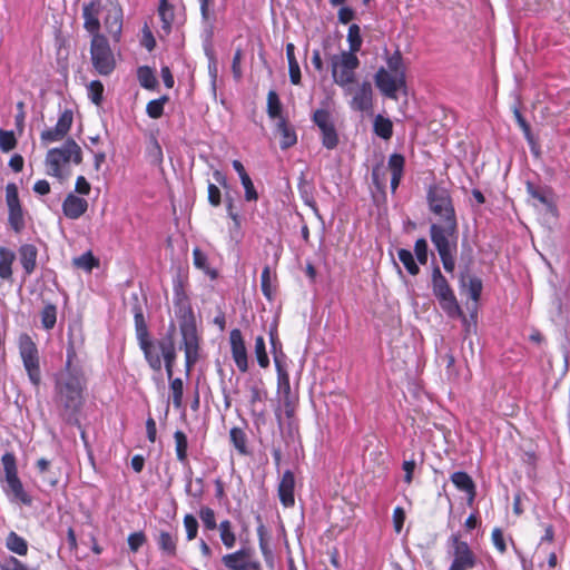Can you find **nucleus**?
<instances>
[{
  "label": "nucleus",
  "instance_id": "nucleus-56",
  "mask_svg": "<svg viewBox=\"0 0 570 570\" xmlns=\"http://www.w3.org/2000/svg\"><path fill=\"white\" fill-rule=\"evenodd\" d=\"M184 525L187 533V540H194L197 535L198 522L195 517L187 514L184 518Z\"/></svg>",
  "mask_w": 570,
  "mask_h": 570
},
{
  "label": "nucleus",
  "instance_id": "nucleus-32",
  "mask_svg": "<svg viewBox=\"0 0 570 570\" xmlns=\"http://www.w3.org/2000/svg\"><path fill=\"white\" fill-rule=\"evenodd\" d=\"M14 261V253L7 249L0 248V277L8 279L12 275L11 265Z\"/></svg>",
  "mask_w": 570,
  "mask_h": 570
},
{
  "label": "nucleus",
  "instance_id": "nucleus-46",
  "mask_svg": "<svg viewBox=\"0 0 570 570\" xmlns=\"http://www.w3.org/2000/svg\"><path fill=\"white\" fill-rule=\"evenodd\" d=\"M255 355L261 367L265 368L269 364V358L266 353L265 341L263 336H257L255 340Z\"/></svg>",
  "mask_w": 570,
  "mask_h": 570
},
{
  "label": "nucleus",
  "instance_id": "nucleus-37",
  "mask_svg": "<svg viewBox=\"0 0 570 570\" xmlns=\"http://www.w3.org/2000/svg\"><path fill=\"white\" fill-rule=\"evenodd\" d=\"M347 41L350 49L346 52H353L356 55L362 47L361 29L357 24H351L347 33Z\"/></svg>",
  "mask_w": 570,
  "mask_h": 570
},
{
  "label": "nucleus",
  "instance_id": "nucleus-38",
  "mask_svg": "<svg viewBox=\"0 0 570 570\" xmlns=\"http://www.w3.org/2000/svg\"><path fill=\"white\" fill-rule=\"evenodd\" d=\"M137 76L141 87L154 89L157 86V79L149 67L144 66L138 68Z\"/></svg>",
  "mask_w": 570,
  "mask_h": 570
},
{
  "label": "nucleus",
  "instance_id": "nucleus-6",
  "mask_svg": "<svg viewBox=\"0 0 570 570\" xmlns=\"http://www.w3.org/2000/svg\"><path fill=\"white\" fill-rule=\"evenodd\" d=\"M90 55L92 66L98 73L107 76L112 72L116 67V60L108 40L104 35H96V37H92Z\"/></svg>",
  "mask_w": 570,
  "mask_h": 570
},
{
  "label": "nucleus",
  "instance_id": "nucleus-62",
  "mask_svg": "<svg viewBox=\"0 0 570 570\" xmlns=\"http://www.w3.org/2000/svg\"><path fill=\"white\" fill-rule=\"evenodd\" d=\"M200 519L204 523V525L209 529L214 530L216 528V520H215V513L210 509H204L200 512Z\"/></svg>",
  "mask_w": 570,
  "mask_h": 570
},
{
  "label": "nucleus",
  "instance_id": "nucleus-4",
  "mask_svg": "<svg viewBox=\"0 0 570 570\" xmlns=\"http://www.w3.org/2000/svg\"><path fill=\"white\" fill-rule=\"evenodd\" d=\"M70 161L77 165L82 161L81 148L73 139H68L60 148H52L47 153V174L63 183L70 175L66 168Z\"/></svg>",
  "mask_w": 570,
  "mask_h": 570
},
{
  "label": "nucleus",
  "instance_id": "nucleus-29",
  "mask_svg": "<svg viewBox=\"0 0 570 570\" xmlns=\"http://www.w3.org/2000/svg\"><path fill=\"white\" fill-rule=\"evenodd\" d=\"M295 47L293 43L286 45V57L288 60L289 78L293 85L301 82V69L294 55Z\"/></svg>",
  "mask_w": 570,
  "mask_h": 570
},
{
  "label": "nucleus",
  "instance_id": "nucleus-20",
  "mask_svg": "<svg viewBox=\"0 0 570 570\" xmlns=\"http://www.w3.org/2000/svg\"><path fill=\"white\" fill-rule=\"evenodd\" d=\"M88 209V202L85 198L78 197L73 194L67 195L62 204V210L66 217L77 219L82 216Z\"/></svg>",
  "mask_w": 570,
  "mask_h": 570
},
{
  "label": "nucleus",
  "instance_id": "nucleus-1",
  "mask_svg": "<svg viewBox=\"0 0 570 570\" xmlns=\"http://www.w3.org/2000/svg\"><path fill=\"white\" fill-rule=\"evenodd\" d=\"M426 198L430 210L439 217L438 222L431 224V240L439 253L444 269L453 273L459 233L450 191L441 186H431Z\"/></svg>",
  "mask_w": 570,
  "mask_h": 570
},
{
  "label": "nucleus",
  "instance_id": "nucleus-41",
  "mask_svg": "<svg viewBox=\"0 0 570 570\" xmlns=\"http://www.w3.org/2000/svg\"><path fill=\"white\" fill-rule=\"evenodd\" d=\"M220 539L224 546L228 549L233 548L236 543V535L232 530L229 521H223L219 524Z\"/></svg>",
  "mask_w": 570,
  "mask_h": 570
},
{
  "label": "nucleus",
  "instance_id": "nucleus-55",
  "mask_svg": "<svg viewBox=\"0 0 570 570\" xmlns=\"http://www.w3.org/2000/svg\"><path fill=\"white\" fill-rule=\"evenodd\" d=\"M417 464L416 461L413 459L404 460L402 463V471H403V482L406 484H411L413 481L414 471L416 469Z\"/></svg>",
  "mask_w": 570,
  "mask_h": 570
},
{
  "label": "nucleus",
  "instance_id": "nucleus-39",
  "mask_svg": "<svg viewBox=\"0 0 570 570\" xmlns=\"http://www.w3.org/2000/svg\"><path fill=\"white\" fill-rule=\"evenodd\" d=\"M158 12H159V17H160L161 22H163V29L166 32H169L171 23L174 21V10H173V8L167 3L166 0H161L159 9H158Z\"/></svg>",
  "mask_w": 570,
  "mask_h": 570
},
{
  "label": "nucleus",
  "instance_id": "nucleus-27",
  "mask_svg": "<svg viewBox=\"0 0 570 570\" xmlns=\"http://www.w3.org/2000/svg\"><path fill=\"white\" fill-rule=\"evenodd\" d=\"M140 346L145 353V356H146L149 365L154 370L159 371L161 368L159 343L157 345H154L153 343L148 342L147 340H142V342L140 343Z\"/></svg>",
  "mask_w": 570,
  "mask_h": 570
},
{
  "label": "nucleus",
  "instance_id": "nucleus-50",
  "mask_svg": "<svg viewBox=\"0 0 570 570\" xmlns=\"http://www.w3.org/2000/svg\"><path fill=\"white\" fill-rule=\"evenodd\" d=\"M16 145L17 140L13 131L0 129V149L3 153H9L16 148Z\"/></svg>",
  "mask_w": 570,
  "mask_h": 570
},
{
  "label": "nucleus",
  "instance_id": "nucleus-34",
  "mask_svg": "<svg viewBox=\"0 0 570 570\" xmlns=\"http://www.w3.org/2000/svg\"><path fill=\"white\" fill-rule=\"evenodd\" d=\"M295 480L292 472L286 471L283 474L278 485L279 499H294Z\"/></svg>",
  "mask_w": 570,
  "mask_h": 570
},
{
  "label": "nucleus",
  "instance_id": "nucleus-18",
  "mask_svg": "<svg viewBox=\"0 0 570 570\" xmlns=\"http://www.w3.org/2000/svg\"><path fill=\"white\" fill-rule=\"evenodd\" d=\"M2 464L6 473V481L17 498L22 495V484L17 475L16 458L12 453L7 452L2 455Z\"/></svg>",
  "mask_w": 570,
  "mask_h": 570
},
{
  "label": "nucleus",
  "instance_id": "nucleus-11",
  "mask_svg": "<svg viewBox=\"0 0 570 570\" xmlns=\"http://www.w3.org/2000/svg\"><path fill=\"white\" fill-rule=\"evenodd\" d=\"M37 482L39 488L47 494H51L50 490L59 485L63 487L65 479L60 472H58L52 463L46 459H39L37 461Z\"/></svg>",
  "mask_w": 570,
  "mask_h": 570
},
{
  "label": "nucleus",
  "instance_id": "nucleus-45",
  "mask_svg": "<svg viewBox=\"0 0 570 570\" xmlns=\"http://www.w3.org/2000/svg\"><path fill=\"white\" fill-rule=\"evenodd\" d=\"M387 71L396 75H405L403 68V58L399 50L386 59Z\"/></svg>",
  "mask_w": 570,
  "mask_h": 570
},
{
  "label": "nucleus",
  "instance_id": "nucleus-49",
  "mask_svg": "<svg viewBox=\"0 0 570 570\" xmlns=\"http://www.w3.org/2000/svg\"><path fill=\"white\" fill-rule=\"evenodd\" d=\"M397 256L410 274L416 275L419 273V266L416 265L410 250L402 248L399 250Z\"/></svg>",
  "mask_w": 570,
  "mask_h": 570
},
{
  "label": "nucleus",
  "instance_id": "nucleus-53",
  "mask_svg": "<svg viewBox=\"0 0 570 570\" xmlns=\"http://www.w3.org/2000/svg\"><path fill=\"white\" fill-rule=\"evenodd\" d=\"M170 390L173 392V403L176 409L181 406L183 402V381L180 379H175L170 383Z\"/></svg>",
  "mask_w": 570,
  "mask_h": 570
},
{
  "label": "nucleus",
  "instance_id": "nucleus-17",
  "mask_svg": "<svg viewBox=\"0 0 570 570\" xmlns=\"http://www.w3.org/2000/svg\"><path fill=\"white\" fill-rule=\"evenodd\" d=\"M229 341L235 364L240 372L245 373L248 370V361L242 332L238 328L233 330L229 335Z\"/></svg>",
  "mask_w": 570,
  "mask_h": 570
},
{
  "label": "nucleus",
  "instance_id": "nucleus-60",
  "mask_svg": "<svg viewBox=\"0 0 570 570\" xmlns=\"http://www.w3.org/2000/svg\"><path fill=\"white\" fill-rule=\"evenodd\" d=\"M262 291L268 299H272L273 292L271 287V269L268 266L262 272Z\"/></svg>",
  "mask_w": 570,
  "mask_h": 570
},
{
  "label": "nucleus",
  "instance_id": "nucleus-5",
  "mask_svg": "<svg viewBox=\"0 0 570 570\" xmlns=\"http://www.w3.org/2000/svg\"><path fill=\"white\" fill-rule=\"evenodd\" d=\"M332 78L335 85L345 91H351V86L356 81V69L360 59L353 52H340L328 58Z\"/></svg>",
  "mask_w": 570,
  "mask_h": 570
},
{
  "label": "nucleus",
  "instance_id": "nucleus-15",
  "mask_svg": "<svg viewBox=\"0 0 570 570\" xmlns=\"http://www.w3.org/2000/svg\"><path fill=\"white\" fill-rule=\"evenodd\" d=\"M345 94L352 95L350 106L353 110L367 111L373 106V89L368 81H363L356 89L351 88V91Z\"/></svg>",
  "mask_w": 570,
  "mask_h": 570
},
{
  "label": "nucleus",
  "instance_id": "nucleus-7",
  "mask_svg": "<svg viewBox=\"0 0 570 570\" xmlns=\"http://www.w3.org/2000/svg\"><path fill=\"white\" fill-rule=\"evenodd\" d=\"M432 287L433 294L436 296L441 307L448 313L449 316L454 317L462 314L456 298L439 267L433 269Z\"/></svg>",
  "mask_w": 570,
  "mask_h": 570
},
{
  "label": "nucleus",
  "instance_id": "nucleus-19",
  "mask_svg": "<svg viewBox=\"0 0 570 570\" xmlns=\"http://www.w3.org/2000/svg\"><path fill=\"white\" fill-rule=\"evenodd\" d=\"M222 561L229 570H249L256 562L252 559V550L249 549H240L225 554Z\"/></svg>",
  "mask_w": 570,
  "mask_h": 570
},
{
  "label": "nucleus",
  "instance_id": "nucleus-64",
  "mask_svg": "<svg viewBox=\"0 0 570 570\" xmlns=\"http://www.w3.org/2000/svg\"><path fill=\"white\" fill-rule=\"evenodd\" d=\"M404 520H405V511L402 508L396 507L394 510V513H393V525H394V530L397 533L401 532L403 524H404Z\"/></svg>",
  "mask_w": 570,
  "mask_h": 570
},
{
  "label": "nucleus",
  "instance_id": "nucleus-10",
  "mask_svg": "<svg viewBox=\"0 0 570 570\" xmlns=\"http://www.w3.org/2000/svg\"><path fill=\"white\" fill-rule=\"evenodd\" d=\"M102 9L105 12L104 26L106 31L110 35L115 42H119L122 32V9L116 0H107Z\"/></svg>",
  "mask_w": 570,
  "mask_h": 570
},
{
  "label": "nucleus",
  "instance_id": "nucleus-51",
  "mask_svg": "<svg viewBox=\"0 0 570 570\" xmlns=\"http://www.w3.org/2000/svg\"><path fill=\"white\" fill-rule=\"evenodd\" d=\"M167 100V97H161L149 101L146 108L148 116L154 119L159 118L164 112V105Z\"/></svg>",
  "mask_w": 570,
  "mask_h": 570
},
{
  "label": "nucleus",
  "instance_id": "nucleus-33",
  "mask_svg": "<svg viewBox=\"0 0 570 570\" xmlns=\"http://www.w3.org/2000/svg\"><path fill=\"white\" fill-rule=\"evenodd\" d=\"M157 543L159 549L169 557L176 556V538L166 531H161L158 535Z\"/></svg>",
  "mask_w": 570,
  "mask_h": 570
},
{
  "label": "nucleus",
  "instance_id": "nucleus-2",
  "mask_svg": "<svg viewBox=\"0 0 570 570\" xmlns=\"http://www.w3.org/2000/svg\"><path fill=\"white\" fill-rule=\"evenodd\" d=\"M174 292L175 313L179 320V330L183 336L186 365L189 368L197 361L198 336L196 321L180 282L175 284Z\"/></svg>",
  "mask_w": 570,
  "mask_h": 570
},
{
  "label": "nucleus",
  "instance_id": "nucleus-3",
  "mask_svg": "<svg viewBox=\"0 0 570 570\" xmlns=\"http://www.w3.org/2000/svg\"><path fill=\"white\" fill-rule=\"evenodd\" d=\"M83 375L80 370L71 367V360L69 357L66 370L57 377V403L67 411H78L83 402Z\"/></svg>",
  "mask_w": 570,
  "mask_h": 570
},
{
  "label": "nucleus",
  "instance_id": "nucleus-16",
  "mask_svg": "<svg viewBox=\"0 0 570 570\" xmlns=\"http://www.w3.org/2000/svg\"><path fill=\"white\" fill-rule=\"evenodd\" d=\"M73 116L71 110H65L58 119L55 128L48 129L41 132V139L45 142H53L59 141L65 138V136L70 130L72 125Z\"/></svg>",
  "mask_w": 570,
  "mask_h": 570
},
{
  "label": "nucleus",
  "instance_id": "nucleus-63",
  "mask_svg": "<svg viewBox=\"0 0 570 570\" xmlns=\"http://www.w3.org/2000/svg\"><path fill=\"white\" fill-rule=\"evenodd\" d=\"M145 535L142 532H135L128 537V544L131 551L136 552L144 544Z\"/></svg>",
  "mask_w": 570,
  "mask_h": 570
},
{
  "label": "nucleus",
  "instance_id": "nucleus-40",
  "mask_svg": "<svg viewBox=\"0 0 570 570\" xmlns=\"http://www.w3.org/2000/svg\"><path fill=\"white\" fill-rule=\"evenodd\" d=\"M174 439H175V444H176L177 459L180 462H185L187 459V448H188L187 436L183 431H176L174 434Z\"/></svg>",
  "mask_w": 570,
  "mask_h": 570
},
{
  "label": "nucleus",
  "instance_id": "nucleus-57",
  "mask_svg": "<svg viewBox=\"0 0 570 570\" xmlns=\"http://www.w3.org/2000/svg\"><path fill=\"white\" fill-rule=\"evenodd\" d=\"M514 117L517 119V122L519 124V126L521 127L527 140L533 145L534 144V139H533V136L531 134V129H530V126L529 124L527 122V120L523 118V116L521 115V112L519 111L518 108H514Z\"/></svg>",
  "mask_w": 570,
  "mask_h": 570
},
{
  "label": "nucleus",
  "instance_id": "nucleus-44",
  "mask_svg": "<svg viewBox=\"0 0 570 570\" xmlns=\"http://www.w3.org/2000/svg\"><path fill=\"white\" fill-rule=\"evenodd\" d=\"M56 321H57L56 306L52 305V304L46 305L43 307V309L41 311V323H42V326L46 330H51L55 326Z\"/></svg>",
  "mask_w": 570,
  "mask_h": 570
},
{
  "label": "nucleus",
  "instance_id": "nucleus-35",
  "mask_svg": "<svg viewBox=\"0 0 570 570\" xmlns=\"http://www.w3.org/2000/svg\"><path fill=\"white\" fill-rule=\"evenodd\" d=\"M72 264L75 267L83 269L86 272H91L94 267L99 266V261L92 255V253L86 252L79 257H75L72 259Z\"/></svg>",
  "mask_w": 570,
  "mask_h": 570
},
{
  "label": "nucleus",
  "instance_id": "nucleus-31",
  "mask_svg": "<svg viewBox=\"0 0 570 570\" xmlns=\"http://www.w3.org/2000/svg\"><path fill=\"white\" fill-rule=\"evenodd\" d=\"M374 132L387 140L392 137L393 135V124L392 121L389 119V118H385L381 115H377L374 119Z\"/></svg>",
  "mask_w": 570,
  "mask_h": 570
},
{
  "label": "nucleus",
  "instance_id": "nucleus-28",
  "mask_svg": "<svg viewBox=\"0 0 570 570\" xmlns=\"http://www.w3.org/2000/svg\"><path fill=\"white\" fill-rule=\"evenodd\" d=\"M461 285L466 288L469 296L474 302V305L479 301L482 292V282L479 277H472L469 275H461Z\"/></svg>",
  "mask_w": 570,
  "mask_h": 570
},
{
  "label": "nucleus",
  "instance_id": "nucleus-25",
  "mask_svg": "<svg viewBox=\"0 0 570 570\" xmlns=\"http://www.w3.org/2000/svg\"><path fill=\"white\" fill-rule=\"evenodd\" d=\"M38 249L32 244H24L19 248L20 263L27 274H31L37 265Z\"/></svg>",
  "mask_w": 570,
  "mask_h": 570
},
{
  "label": "nucleus",
  "instance_id": "nucleus-61",
  "mask_svg": "<svg viewBox=\"0 0 570 570\" xmlns=\"http://www.w3.org/2000/svg\"><path fill=\"white\" fill-rule=\"evenodd\" d=\"M491 537H492V542H493L495 549L499 552L504 553L505 550H507V546H505V541H504L503 533H502L501 529L495 528L492 531V535Z\"/></svg>",
  "mask_w": 570,
  "mask_h": 570
},
{
  "label": "nucleus",
  "instance_id": "nucleus-9",
  "mask_svg": "<svg viewBox=\"0 0 570 570\" xmlns=\"http://www.w3.org/2000/svg\"><path fill=\"white\" fill-rule=\"evenodd\" d=\"M374 79L380 91L394 100L397 99V91L406 88L405 75L392 73L385 68H380Z\"/></svg>",
  "mask_w": 570,
  "mask_h": 570
},
{
  "label": "nucleus",
  "instance_id": "nucleus-42",
  "mask_svg": "<svg viewBox=\"0 0 570 570\" xmlns=\"http://www.w3.org/2000/svg\"><path fill=\"white\" fill-rule=\"evenodd\" d=\"M7 547L12 552H16L20 556H23L27 553V543L26 541L16 534L14 532H11L7 538Z\"/></svg>",
  "mask_w": 570,
  "mask_h": 570
},
{
  "label": "nucleus",
  "instance_id": "nucleus-43",
  "mask_svg": "<svg viewBox=\"0 0 570 570\" xmlns=\"http://www.w3.org/2000/svg\"><path fill=\"white\" fill-rule=\"evenodd\" d=\"M275 365L277 367L278 373V390L279 392L284 393L285 399H288V395L291 393V385L288 380V374L285 370H283L281 362L277 357H275Z\"/></svg>",
  "mask_w": 570,
  "mask_h": 570
},
{
  "label": "nucleus",
  "instance_id": "nucleus-12",
  "mask_svg": "<svg viewBox=\"0 0 570 570\" xmlns=\"http://www.w3.org/2000/svg\"><path fill=\"white\" fill-rule=\"evenodd\" d=\"M6 203L9 209V224L16 233H20L24 227V219L18 188L13 183L8 184L6 187Z\"/></svg>",
  "mask_w": 570,
  "mask_h": 570
},
{
  "label": "nucleus",
  "instance_id": "nucleus-47",
  "mask_svg": "<svg viewBox=\"0 0 570 570\" xmlns=\"http://www.w3.org/2000/svg\"><path fill=\"white\" fill-rule=\"evenodd\" d=\"M229 435L230 441L233 442L234 446L239 451V453H247L246 434L244 433V431L239 428H233L229 432Z\"/></svg>",
  "mask_w": 570,
  "mask_h": 570
},
{
  "label": "nucleus",
  "instance_id": "nucleus-26",
  "mask_svg": "<svg viewBox=\"0 0 570 570\" xmlns=\"http://www.w3.org/2000/svg\"><path fill=\"white\" fill-rule=\"evenodd\" d=\"M405 159L401 154H393L389 159V169L391 170V189L395 191L400 185L403 168H404Z\"/></svg>",
  "mask_w": 570,
  "mask_h": 570
},
{
  "label": "nucleus",
  "instance_id": "nucleus-23",
  "mask_svg": "<svg viewBox=\"0 0 570 570\" xmlns=\"http://www.w3.org/2000/svg\"><path fill=\"white\" fill-rule=\"evenodd\" d=\"M451 481L453 485L460 491L466 499H474L476 495L475 483L472 478L462 471L452 473Z\"/></svg>",
  "mask_w": 570,
  "mask_h": 570
},
{
  "label": "nucleus",
  "instance_id": "nucleus-14",
  "mask_svg": "<svg viewBox=\"0 0 570 570\" xmlns=\"http://www.w3.org/2000/svg\"><path fill=\"white\" fill-rule=\"evenodd\" d=\"M314 121L322 132L323 146L333 149L337 146L338 136L328 111L318 109L314 112Z\"/></svg>",
  "mask_w": 570,
  "mask_h": 570
},
{
  "label": "nucleus",
  "instance_id": "nucleus-36",
  "mask_svg": "<svg viewBox=\"0 0 570 570\" xmlns=\"http://www.w3.org/2000/svg\"><path fill=\"white\" fill-rule=\"evenodd\" d=\"M282 104L278 98V95L276 91L271 90L267 95V114L273 119H281L283 118L282 115Z\"/></svg>",
  "mask_w": 570,
  "mask_h": 570
},
{
  "label": "nucleus",
  "instance_id": "nucleus-8",
  "mask_svg": "<svg viewBox=\"0 0 570 570\" xmlns=\"http://www.w3.org/2000/svg\"><path fill=\"white\" fill-rule=\"evenodd\" d=\"M20 355L23 361L24 368L33 385H39L41 381L39 357L36 344L28 335H21L19 340Z\"/></svg>",
  "mask_w": 570,
  "mask_h": 570
},
{
  "label": "nucleus",
  "instance_id": "nucleus-21",
  "mask_svg": "<svg viewBox=\"0 0 570 570\" xmlns=\"http://www.w3.org/2000/svg\"><path fill=\"white\" fill-rule=\"evenodd\" d=\"M200 6L202 22L204 27L205 39L209 42L214 35L215 28V11L214 0H198Z\"/></svg>",
  "mask_w": 570,
  "mask_h": 570
},
{
  "label": "nucleus",
  "instance_id": "nucleus-59",
  "mask_svg": "<svg viewBox=\"0 0 570 570\" xmlns=\"http://www.w3.org/2000/svg\"><path fill=\"white\" fill-rule=\"evenodd\" d=\"M414 250H415L417 261L421 264H425L428 261V243L424 238H420L415 242Z\"/></svg>",
  "mask_w": 570,
  "mask_h": 570
},
{
  "label": "nucleus",
  "instance_id": "nucleus-24",
  "mask_svg": "<svg viewBox=\"0 0 570 570\" xmlns=\"http://www.w3.org/2000/svg\"><path fill=\"white\" fill-rule=\"evenodd\" d=\"M159 350L160 355L165 361L167 376L168 379H171L173 366L176 358L175 344L171 334L159 341Z\"/></svg>",
  "mask_w": 570,
  "mask_h": 570
},
{
  "label": "nucleus",
  "instance_id": "nucleus-58",
  "mask_svg": "<svg viewBox=\"0 0 570 570\" xmlns=\"http://www.w3.org/2000/svg\"><path fill=\"white\" fill-rule=\"evenodd\" d=\"M240 181H242V185H243V187L245 189V198H246V200H248V202L256 200L258 198V195H257V191H256V189L254 187V184H253L250 177L248 175L245 176V177H242Z\"/></svg>",
  "mask_w": 570,
  "mask_h": 570
},
{
  "label": "nucleus",
  "instance_id": "nucleus-54",
  "mask_svg": "<svg viewBox=\"0 0 570 570\" xmlns=\"http://www.w3.org/2000/svg\"><path fill=\"white\" fill-rule=\"evenodd\" d=\"M89 97L95 105H100L102 100L104 86L100 81H91L88 86Z\"/></svg>",
  "mask_w": 570,
  "mask_h": 570
},
{
  "label": "nucleus",
  "instance_id": "nucleus-52",
  "mask_svg": "<svg viewBox=\"0 0 570 570\" xmlns=\"http://www.w3.org/2000/svg\"><path fill=\"white\" fill-rule=\"evenodd\" d=\"M193 256H194V265L204 271L205 273L207 274H210L212 277H215L216 276V273L215 272H212L209 269V266L207 264V256L205 253H203L199 248H195L193 250Z\"/></svg>",
  "mask_w": 570,
  "mask_h": 570
},
{
  "label": "nucleus",
  "instance_id": "nucleus-13",
  "mask_svg": "<svg viewBox=\"0 0 570 570\" xmlns=\"http://www.w3.org/2000/svg\"><path fill=\"white\" fill-rule=\"evenodd\" d=\"M453 541V561L449 570H471L476 564V557L469 544L461 541L456 535Z\"/></svg>",
  "mask_w": 570,
  "mask_h": 570
},
{
  "label": "nucleus",
  "instance_id": "nucleus-22",
  "mask_svg": "<svg viewBox=\"0 0 570 570\" xmlns=\"http://www.w3.org/2000/svg\"><path fill=\"white\" fill-rule=\"evenodd\" d=\"M99 3L98 2H90L87 4H83L82 8V17H83V27L85 29L92 35V37H96V35L99 33L100 29V22H99Z\"/></svg>",
  "mask_w": 570,
  "mask_h": 570
},
{
  "label": "nucleus",
  "instance_id": "nucleus-30",
  "mask_svg": "<svg viewBox=\"0 0 570 570\" xmlns=\"http://www.w3.org/2000/svg\"><path fill=\"white\" fill-rule=\"evenodd\" d=\"M277 131L282 136L281 147L286 149L296 144L295 131L287 125L284 118H281L277 122Z\"/></svg>",
  "mask_w": 570,
  "mask_h": 570
},
{
  "label": "nucleus",
  "instance_id": "nucleus-48",
  "mask_svg": "<svg viewBox=\"0 0 570 570\" xmlns=\"http://www.w3.org/2000/svg\"><path fill=\"white\" fill-rule=\"evenodd\" d=\"M147 157L150 164L159 166L163 163V150L156 139H151L147 150Z\"/></svg>",
  "mask_w": 570,
  "mask_h": 570
}]
</instances>
